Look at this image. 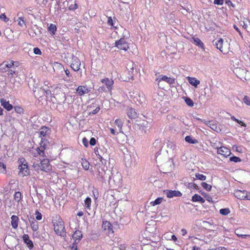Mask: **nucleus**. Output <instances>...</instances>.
Instances as JSON below:
<instances>
[{
	"mask_svg": "<svg viewBox=\"0 0 250 250\" xmlns=\"http://www.w3.org/2000/svg\"><path fill=\"white\" fill-rule=\"evenodd\" d=\"M72 237L76 241H78L79 242L83 237V234L81 231L77 230L74 232Z\"/></svg>",
	"mask_w": 250,
	"mask_h": 250,
	"instance_id": "nucleus-21",
	"label": "nucleus"
},
{
	"mask_svg": "<svg viewBox=\"0 0 250 250\" xmlns=\"http://www.w3.org/2000/svg\"><path fill=\"white\" fill-rule=\"evenodd\" d=\"M15 111L19 114H23V108L20 106H15L14 107Z\"/></svg>",
	"mask_w": 250,
	"mask_h": 250,
	"instance_id": "nucleus-37",
	"label": "nucleus"
},
{
	"mask_svg": "<svg viewBox=\"0 0 250 250\" xmlns=\"http://www.w3.org/2000/svg\"><path fill=\"white\" fill-rule=\"evenodd\" d=\"M22 239L24 243L26 245L27 247L29 249H32L34 245L32 240L29 239V236L28 234H24L22 236Z\"/></svg>",
	"mask_w": 250,
	"mask_h": 250,
	"instance_id": "nucleus-13",
	"label": "nucleus"
},
{
	"mask_svg": "<svg viewBox=\"0 0 250 250\" xmlns=\"http://www.w3.org/2000/svg\"><path fill=\"white\" fill-rule=\"evenodd\" d=\"M11 226H12V228L14 229H17L18 227V225H19V217L16 215H13L11 217Z\"/></svg>",
	"mask_w": 250,
	"mask_h": 250,
	"instance_id": "nucleus-17",
	"label": "nucleus"
},
{
	"mask_svg": "<svg viewBox=\"0 0 250 250\" xmlns=\"http://www.w3.org/2000/svg\"><path fill=\"white\" fill-rule=\"evenodd\" d=\"M187 79L188 80V83L194 86L195 87H197V86L200 84V82L199 80H197L194 77H188Z\"/></svg>",
	"mask_w": 250,
	"mask_h": 250,
	"instance_id": "nucleus-19",
	"label": "nucleus"
},
{
	"mask_svg": "<svg viewBox=\"0 0 250 250\" xmlns=\"http://www.w3.org/2000/svg\"><path fill=\"white\" fill-rule=\"evenodd\" d=\"M127 67L130 68L131 69H133V63H132V62H130V64L128 63L127 64Z\"/></svg>",
	"mask_w": 250,
	"mask_h": 250,
	"instance_id": "nucleus-63",
	"label": "nucleus"
},
{
	"mask_svg": "<svg viewBox=\"0 0 250 250\" xmlns=\"http://www.w3.org/2000/svg\"><path fill=\"white\" fill-rule=\"evenodd\" d=\"M101 82L106 85L107 87L109 89L111 88L112 85L113 84V81L112 79L108 78H104L101 80Z\"/></svg>",
	"mask_w": 250,
	"mask_h": 250,
	"instance_id": "nucleus-20",
	"label": "nucleus"
},
{
	"mask_svg": "<svg viewBox=\"0 0 250 250\" xmlns=\"http://www.w3.org/2000/svg\"><path fill=\"white\" fill-rule=\"evenodd\" d=\"M197 119L203 122L205 124L210 127L212 130L215 131L217 130V126L215 122L211 121H206L205 120H202L200 118H197Z\"/></svg>",
	"mask_w": 250,
	"mask_h": 250,
	"instance_id": "nucleus-12",
	"label": "nucleus"
},
{
	"mask_svg": "<svg viewBox=\"0 0 250 250\" xmlns=\"http://www.w3.org/2000/svg\"><path fill=\"white\" fill-rule=\"evenodd\" d=\"M82 142H83V145L87 147L88 146V140H87V139L86 138H83V139Z\"/></svg>",
	"mask_w": 250,
	"mask_h": 250,
	"instance_id": "nucleus-56",
	"label": "nucleus"
},
{
	"mask_svg": "<svg viewBox=\"0 0 250 250\" xmlns=\"http://www.w3.org/2000/svg\"><path fill=\"white\" fill-rule=\"evenodd\" d=\"M202 187L207 191H210L211 189V186L205 182H202L201 183Z\"/></svg>",
	"mask_w": 250,
	"mask_h": 250,
	"instance_id": "nucleus-36",
	"label": "nucleus"
},
{
	"mask_svg": "<svg viewBox=\"0 0 250 250\" xmlns=\"http://www.w3.org/2000/svg\"><path fill=\"white\" fill-rule=\"evenodd\" d=\"M191 200L194 202H199L202 203L205 202V200L203 197L197 194H194L192 196Z\"/></svg>",
	"mask_w": 250,
	"mask_h": 250,
	"instance_id": "nucleus-22",
	"label": "nucleus"
},
{
	"mask_svg": "<svg viewBox=\"0 0 250 250\" xmlns=\"http://www.w3.org/2000/svg\"><path fill=\"white\" fill-rule=\"evenodd\" d=\"M18 163L19 164L18 169L19 170V175L21 176H27L29 175L30 171L25 158L23 157L20 158L18 159Z\"/></svg>",
	"mask_w": 250,
	"mask_h": 250,
	"instance_id": "nucleus-3",
	"label": "nucleus"
},
{
	"mask_svg": "<svg viewBox=\"0 0 250 250\" xmlns=\"http://www.w3.org/2000/svg\"><path fill=\"white\" fill-rule=\"evenodd\" d=\"M6 171V166L2 162H0V173H5Z\"/></svg>",
	"mask_w": 250,
	"mask_h": 250,
	"instance_id": "nucleus-45",
	"label": "nucleus"
},
{
	"mask_svg": "<svg viewBox=\"0 0 250 250\" xmlns=\"http://www.w3.org/2000/svg\"><path fill=\"white\" fill-rule=\"evenodd\" d=\"M49 129L46 126H43L41 128L40 134L41 136L45 137L48 134Z\"/></svg>",
	"mask_w": 250,
	"mask_h": 250,
	"instance_id": "nucleus-27",
	"label": "nucleus"
},
{
	"mask_svg": "<svg viewBox=\"0 0 250 250\" xmlns=\"http://www.w3.org/2000/svg\"><path fill=\"white\" fill-rule=\"evenodd\" d=\"M195 177L197 179L201 181H205L206 180V176L202 174L196 173L195 174Z\"/></svg>",
	"mask_w": 250,
	"mask_h": 250,
	"instance_id": "nucleus-40",
	"label": "nucleus"
},
{
	"mask_svg": "<svg viewBox=\"0 0 250 250\" xmlns=\"http://www.w3.org/2000/svg\"><path fill=\"white\" fill-rule=\"evenodd\" d=\"M37 150L40 156L42 157L45 156V155H44V149H40L39 148H38Z\"/></svg>",
	"mask_w": 250,
	"mask_h": 250,
	"instance_id": "nucleus-49",
	"label": "nucleus"
},
{
	"mask_svg": "<svg viewBox=\"0 0 250 250\" xmlns=\"http://www.w3.org/2000/svg\"><path fill=\"white\" fill-rule=\"evenodd\" d=\"M127 114L128 117L130 119H135L138 116L137 113L135 109L132 108H129L127 110Z\"/></svg>",
	"mask_w": 250,
	"mask_h": 250,
	"instance_id": "nucleus-18",
	"label": "nucleus"
},
{
	"mask_svg": "<svg viewBox=\"0 0 250 250\" xmlns=\"http://www.w3.org/2000/svg\"><path fill=\"white\" fill-rule=\"evenodd\" d=\"M167 196L168 198H171L174 197H180L182 196V193L177 190H167L166 192Z\"/></svg>",
	"mask_w": 250,
	"mask_h": 250,
	"instance_id": "nucleus-14",
	"label": "nucleus"
},
{
	"mask_svg": "<svg viewBox=\"0 0 250 250\" xmlns=\"http://www.w3.org/2000/svg\"><path fill=\"white\" fill-rule=\"evenodd\" d=\"M185 101L186 104L190 107H192L194 105L192 100L188 97H186L185 98Z\"/></svg>",
	"mask_w": 250,
	"mask_h": 250,
	"instance_id": "nucleus-35",
	"label": "nucleus"
},
{
	"mask_svg": "<svg viewBox=\"0 0 250 250\" xmlns=\"http://www.w3.org/2000/svg\"><path fill=\"white\" fill-rule=\"evenodd\" d=\"M53 225L54 230L57 234L61 236L65 235L64 222L60 216H56V219L53 221Z\"/></svg>",
	"mask_w": 250,
	"mask_h": 250,
	"instance_id": "nucleus-1",
	"label": "nucleus"
},
{
	"mask_svg": "<svg viewBox=\"0 0 250 250\" xmlns=\"http://www.w3.org/2000/svg\"><path fill=\"white\" fill-rule=\"evenodd\" d=\"M121 174L120 173H116V174H115L114 175H112V177H111V181L113 180V181L115 183L118 184L120 183V180L121 179Z\"/></svg>",
	"mask_w": 250,
	"mask_h": 250,
	"instance_id": "nucleus-26",
	"label": "nucleus"
},
{
	"mask_svg": "<svg viewBox=\"0 0 250 250\" xmlns=\"http://www.w3.org/2000/svg\"><path fill=\"white\" fill-rule=\"evenodd\" d=\"M102 227L104 230L108 231V234L109 235L113 233L114 231L112 229V226L109 222L107 221H104Z\"/></svg>",
	"mask_w": 250,
	"mask_h": 250,
	"instance_id": "nucleus-11",
	"label": "nucleus"
},
{
	"mask_svg": "<svg viewBox=\"0 0 250 250\" xmlns=\"http://www.w3.org/2000/svg\"><path fill=\"white\" fill-rule=\"evenodd\" d=\"M78 7V5L77 3H75L74 4H71L68 7V9L70 10H74L77 9Z\"/></svg>",
	"mask_w": 250,
	"mask_h": 250,
	"instance_id": "nucleus-50",
	"label": "nucleus"
},
{
	"mask_svg": "<svg viewBox=\"0 0 250 250\" xmlns=\"http://www.w3.org/2000/svg\"><path fill=\"white\" fill-rule=\"evenodd\" d=\"M230 118H231V119L232 120L237 122V123H238L241 125L245 126V127L246 126V124L244 122H242L241 121L239 120L238 119H236L234 116H231Z\"/></svg>",
	"mask_w": 250,
	"mask_h": 250,
	"instance_id": "nucleus-34",
	"label": "nucleus"
},
{
	"mask_svg": "<svg viewBox=\"0 0 250 250\" xmlns=\"http://www.w3.org/2000/svg\"><path fill=\"white\" fill-rule=\"evenodd\" d=\"M226 3L228 6H232L233 7H234V4L233 3H232V2L230 0H227L226 1Z\"/></svg>",
	"mask_w": 250,
	"mask_h": 250,
	"instance_id": "nucleus-58",
	"label": "nucleus"
},
{
	"mask_svg": "<svg viewBox=\"0 0 250 250\" xmlns=\"http://www.w3.org/2000/svg\"><path fill=\"white\" fill-rule=\"evenodd\" d=\"M115 124L119 128L120 132H121L123 125L122 121L120 119H116L115 121Z\"/></svg>",
	"mask_w": 250,
	"mask_h": 250,
	"instance_id": "nucleus-32",
	"label": "nucleus"
},
{
	"mask_svg": "<svg viewBox=\"0 0 250 250\" xmlns=\"http://www.w3.org/2000/svg\"><path fill=\"white\" fill-rule=\"evenodd\" d=\"M49 144L48 141L44 139V138H42L41 141L40 143V146L39 147L40 149H45Z\"/></svg>",
	"mask_w": 250,
	"mask_h": 250,
	"instance_id": "nucleus-24",
	"label": "nucleus"
},
{
	"mask_svg": "<svg viewBox=\"0 0 250 250\" xmlns=\"http://www.w3.org/2000/svg\"><path fill=\"white\" fill-rule=\"evenodd\" d=\"M223 40L220 38L218 40L214 41L213 44L218 49H219L220 51L225 54L227 50H225L223 48Z\"/></svg>",
	"mask_w": 250,
	"mask_h": 250,
	"instance_id": "nucleus-9",
	"label": "nucleus"
},
{
	"mask_svg": "<svg viewBox=\"0 0 250 250\" xmlns=\"http://www.w3.org/2000/svg\"><path fill=\"white\" fill-rule=\"evenodd\" d=\"M163 200L164 199L163 198L159 197L155 199L154 201L151 202L150 203V204L152 206H154L160 204L163 202Z\"/></svg>",
	"mask_w": 250,
	"mask_h": 250,
	"instance_id": "nucleus-30",
	"label": "nucleus"
},
{
	"mask_svg": "<svg viewBox=\"0 0 250 250\" xmlns=\"http://www.w3.org/2000/svg\"><path fill=\"white\" fill-rule=\"evenodd\" d=\"M36 219L37 220H41L42 219V214L38 210L35 212Z\"/></svg>",
	"mask_w": 250,
	"mask_h": 250,
	"instance_id": "nucleus-48",
	"label": "nucleus"
},
{
	"mask_svg": "<svg viewBox=\"0 0 250 250\" xmlns=\"http://www.w3.org/2000/svg\"><path fill=\"white\" fill-rule=\"evenodd\" d=\"M31 227L33 231H36L39 229L38 223L34 219L31 221H30Z\"/></svg>",
	"mask_w": 250,
	"mask_h": 250,
	"instance_id": "nucleus-23",
	"label": "nucleus"
},
{
	"mask_svg": "<svg viewBox=\"0 0 250 250\" xmlns=\"http://www.w3.org/2000/svg\"><path fill=\"white\" fill-rule=\"evenodd\" d=\"M229 160L231 162H234L235 163L240 162L241 161V159L236 156H232L229 158Z\"/></svg>",
	"mask_w": 250,
	"mask_h": 250,
	"instance_id": "nucleus-44",
	"label": "nucleus"
},
{
	"mask_svg": "<svg viewBox=\"0 0 250 250\" xmlns=\"http://www.w3.org/2000/svg\"><path fill=\"white\" fill-rule=\"evenodd\" d=\"M48 29L49 31L51 32L53 34H54L57 30L56 26L55 24H50L49 26Z\"/></svg>",
	"mask_w": 250,
	"mask_h": 250,
	"instance_id": "nucleus-41",
	"label": "nucleus"
},
{
	"mask_svg": "<svg viewBox=\"0 0 250 250\" xmlns=\"http://www.w3.org/2000/svg\"><path fill=\"white\" fill-rule=\"evenodd\" d=\"M185 141L191 144H195L198 143V141L197 139L192 138L190 136H187L185 137Z\"/></svg>",
	"mask_w": 250,
	"mask_h": 250,
	"instance_id": "nucleus-25",
	"label": "nucleus"
},
{
	"mask_svg": "<svg viewBox=\"0 0 250 250\" xmlns=\"http://www.w3.org/2000/svg\"><path fill=\"white\" fill-rule=\"evenodd\" d=\"M156 81L159 83L161 81H163L167 82L169 84H173L174 83L175 79L170 77H168L166 75H162L160 78H157Z\"/></svg>",
	"mask_w": 250,
	"mask_h": 250,
	"instance_id": "nucleus-15",
	"label": "nucleus"
},
{
	"mask_svg": "<svg viewBox=\"0 0 250 250\" xmlns=\"http://www.w3.org/2000/svg\"><path fill=\"white\" fill-rule=\"evenodd\" d=\"M192 39L193 41V42L196 45H198L202 48L204 47V43H203V42L201 41V40L199 38L193 37L192 38Z\"/></svg>",
	"mask_w": 250,
	"mask_h": 250,
	"instance_id": "nucleus-28",
	"label": "nucleus"
},
{
	"mask_svg": "<svg viewBox=\"0 0 250 250\" xmlns=\"http://www.w3.org/2000/svg\"><path fill=\"white\" fill-rule=\"evenodd\" d=\"M98 159L103 164L105 165L106 164L107 160L105 159H104L101 155H99Z\"/></svg>",
	"mask_w": 250,
	"mask_h": 250,
	"instance_id": "nucleus-53",
	"label": "nucleus"
},
{
	"mask_svg": "<svg viewBox=\"0 0 250 250\" xmlns=\"http://www.w3.org/2000/svg\"><path fill=\"white\" fill-rule=\"evenodd\" d=\"M18 21V24L21 26H22L23 25H25V21L23 17H19Z\"/></svg>",
	"mask_w": 250,
	"mask_h": 250,
	"instance_id": "nucleus-46",
	"label": "nucleus"
},
{
	"mask_svg": "<svg viewBox=\"0 0 250 250\" xmlns=\"http://www.w3.org/2000/svg\"><path fill=\"white\" fill-rule=\"evenodd\" d=\"M33 51H34V53L35 54H36V55H41L42 54V52H41V50L38 47L34 48L33 49Z\"/></svg>",
	"mask_w": 250,
	"mask_h": 250,
	"instance_id": "nucleus-51",
	"label": "nucleus"
},
{
	"mask_svg": "<svg viewBox=\"0 0 250 250\" xmlns=\"http://www.w3.org/2000/svg\"><path fill=\"white\" fill-rule=\"evenodd\" d=\"M6 62V65L7 66V67H8V68H11V67H12L13 65H14V62L13 61H10V62Z\"/></svg>",
	"mask_w": 250,
	"mask_h": 250,
	"instance_id": "nucleus-54",
	"label": "nucleus"
},
{
	"mask_svg": "<svg viewBox=\"0 0 250 250\" xmlns=\"http://www.w3.org/2000/svg\"><path fill=\"white\" fill-rule=\"evenodd\" d=\"M111 172L110 170H108L106 167H104L99 168L97 175V178L102 182H104L108 179V182L111 183Z\"/></svg>",
	"mask_w": 250,
	"mask_h": 250,
	"instance_id": "nucleus-4",
	"label": "nucleus"
},
{
	"mask_svg": "<svg viewBox=\"0 0 250 250\" xmlns=\"http://www.w3.org/2000/svg\"><path fill=\"white\" fill-rule=\"evenodd\" d=\"M15 73V71L14 70H9L8 71V75H13V74Z\"/></svg>",
	"mask_w": 250,
	"mask_h": 250,
	"instance_id": "nucleus-64",
	"label": "nucleus"
},
{
	"mask_svg": "<svg viewBox=\"0 0 250 250\" xmlns=\"http://www.w3.org/2000/svg\"><path fill=\"white\" fill-rule=\"evenodd\" d=\"M72 250H77V245L76 243H74L72 244L71 246H70Z\"/></svg>",
	"mask_w": 250,
	"mask_h": 250,
	"instance_id": "nucleus-59",
	"label": "nucleus"
},
{
	"mask_svg": "<svg viewBox=\"0 0 250 250\" xmlns=\"http://www.w3.org/2000/svg\"><path fill=\"white\" fill-rule=\"evenodd\" d=\"M217 153L223 156L224 157H227L231 154L229 149L225 146H221L217 148Z\"/></svg>",
	"mask_w": 250,
	"mask_h": 250,
	"instance_id": "nucleus-8",
	"label": "nucleus"
},
{
	"mask_svg": "<svg viewBox=\"0 0 250 250\" xmlns=\"http://www.w3.org/2000/svg\"><path fill=\"white\" fill-rule=\"evenodd\" d=\"M100 110V107H97L96 108H95L94 110H93V111H92L90 114H97L99 111Z\"/></svg>",
	"mask_w": 250,
	"mask_h": 250,
	"instance_id": "nucleus-57",
	"label": "nucleus"
},
{
	"mask_svg": "<svg viewBox=\"0 0 250 250\" xmlns=\"http://www.w3.org/2000/svg\"><path fill=\"white\" fill-rule=\"evenodd\" d=\"M234 194L236 198L240 200H250V193L246 190H236Z\"/></svg>",
	"mask_w": 250,
	"mask_h": 250,
	"instance_id": "nucleus-5",
	"label": "nucleus"
},
{
	"mask_svg": "<svg viewBox=\"0 0 250 250\" xmlns=\"http://www.w3.org/2000/svg\"><path fill=\"white\" fill-rule=\"evenodd\" d=\"M33 167L36 171L41 170L46 172L50 171L52 169V166L49 164L48 159H43L41 161L40 163L34 162Z\"/></svg>",
	"mask_w": 250,
	"mask_h": 250,
	"instance_id": "nucleus-2",
	"label": "nucleus"
},
{
	"mask_svg": "<svg viewBox=\"0 0 250 250\" xmlns=\"http://www.w3.org/2000/svg\"><path fill=\"white\" fill-rule=\"evenodd\" d=\"M0 102L1 105L7 111H10L13 108V105L9 104V102L8 101H7L4 99H1L0 101Z\"/></svg>",
	"mask_w": 250,
	"mask_h": 250,
	"instance_id": "nucleus-16",
	"label": "nucleus"
},
{
	"mask_svg": "<svg viewBox=\"0 0 250 250\" xmlns=\"http://www.w3.org/2000/svg\"><path fill=\"white\" fill-rule=\"evenodd\" d=\"M243 102L247 105L250 106V98L247 96H245Z\"/></svg>",
	"mask_w": 250,
	"mask_h": 250,
	"instance_id": "nucleus-43",
	"label": "nucleus"
},
{
	"mask_svg": "<svg viewBox=\"0 0 250 250\" xmlns=\"http://www.w3.org/2000/svg\"><path fill=\"white\" fill-rule=\"evenodd\" d=\"M219 212L222 215H227L230 213V210L228 208H225L221 209Z\"/></svg>",
	"mask_w": 250,
	"mask_h": 250,
	"instance_id": "nucleus-38",
	"label": "nucleus"
},
{
	"mask_svg": "<svg viewBox=\"0 0 250 250\" xmlns=\"http://www.w3.org/2000/svg\"><path fill=\"white\" fill-rule=\"evenodd\" d=\"M90 90L86 86H79L76 89L77 93L80 96H83L85 94L88 93Z\"/></svg>",
	"mask_w": 250,
	"mask_h": 250,
	"instance_id": "nucleus-10",
	"label": "nucleus"
},
{
	"mask_svg": "<svg viewBox=\"0 0 250 250\" xmlns=\"http://www.w3.org/2000/svg\"><path fill=\"white\" fill-rule=\"evenodd\" d=\"M240 229H236L235 230V233L237 235V236L241 237L242 238H246L247 237H250V235H246V234H242L240 232Z\"/></svg>",
	"mask_w": 250,
	"mask_h": 250,
	"instance_id": "nucleus-33",
	"label": "nucleus"
},
{
	"mask_svg": "<svg viewBox=\"0 0 250 250\" xmlns=\"http://www.w3.org/2000/svg\"><path fill=\"white\" fill-rule=\"evenodd\" d=\"M0 19L4 22H7L9 21V19L7 18L6 16L4 13L1 14L0 15Z\"/></svg>",
	"mask_w": 250,
	"mask_h": 250,
	"instance_id": "nucleus-47",
	"label": "nucleus"
},
{
	"mask_svg": "<svg viewBox=\"0 0 250 250\" xmlns=\"http://www.w3.org/2000/svg\"><path fill=\"white\" fill-rule=\"evenodd\" d=\"M224 0H214V4L219 5H222L224 3Z\"/></svg>",
	"mask_w": 250,
	"mask_h": 250,
	"instance_id": "nucleus-52",
	"label": "nucleus"
},
{
	"mask_svg": "<svg viewBox=\"0 0 250 250\" xmlns=\"http://www.w3.org/2000/svg\"><path fill=\"white\" fill-rule=\"evenodd\" d=\"M118 49L126 51L129 48L128 43L125 38H121L119 41L115 42V45Z\"/></svg>",
	"mask_w": 250,
	"mask_h": 250,
	"instance_id": "nucleus-6",
	"label": "nucleus"
},
{
	"mask_svg": "<svg viewBox=\"0 0 250 250\" xmlns=\"http://www.w3.org/2000/svg\"><path fill=\"white\" fill-rule=\"evenodd\" d=\"M96 141L94 138H91L89 141V144L91 146H94L96 144Z\"/></svg>",
	"mask_w": 250,
	"mask_h": 250,
	"instance_id": "nucleus-55",
	"label": "nucleus"
},
{
	"mask_svg": "<svg viewBox=\"0 0 250 250\" xmlns=\"http://www.w3.org/2000/svg\"><path fill=\"white\" fill-rule=\"evenodd\" d=\"M82 165L83 168L84 169H85V170L88 169L89 167V164L86 160L83 161V162L82 163Z\"/></svg>",
	"mask_w": 250,
	"mask_h": 250,
	"instance_id": "nucleus-42",
	"label": "nucleus"
},
{
	"mask_svg": "<svg viewBox=\"0 0 250 250\" xmlns=\"http://www.w3.org/2000/svg\"><path fill=\"white\" fill-rule=\"evenodd\" d=\"M72 60L70 65L71 68L75 71H78L81 65V61L77 57L74 56L72 57Z\"/></svg>",
	"mask_w": 250,
	"mask_h": 250,
	"instance_id": "nucleus-7",
	"label": "nucleus"
},
{
	"mask_svg": "<svg viewBox=\"0 0 250 250\" xmlns=\"http://www.w3.org/2000/svg\"><path fill=\"white\" fill-rule=\"evenodd\" d=\"M65 73L67 77L70 78L72 76L70 74L69 71L68 69L64 70Z\"/></svg>",
	"mask_w": 250,
	"mask_h": 250,
	"instance_id": "nucleus-60",
	"label": "nucleus"
},
{
	"mask_svg": "<svg viewBox=\"0 0 250 250\" xmlns=\"http://www.w3.org/2000/svg\"><path fill=\"white\" fill-rule=\"evenodd\" d=\"M107 22L109 25H113V21L111 17H109L108 18Z\"/></svg>",
	"mask_w": 250,
	"mask_h": 250,
	"instance_id": "nucleus-61",
	"label": "nucleus"
},
{
	"mask_svg": "<svg viewBox=\"0 0 250 250\" xmlns=\"http://www.w3.org/2000/svg\"><path fill=\"white\" fill-rule=\"evenodd\" d=\"M91 200L89 197H87L84 200V205L87 209H90L91 206Z\"/></svg>",
	"mask_w": 250,
	"mask_h": 250,
	"instance_id": "nucleus-31",
	"label": "nucleus"
},
{
	"mask_svg": "<svg viewBox=\"0 0 250 250\" xmlns=\"http://www.w3.org/2000/svg\"><path fill=\"white\" fill-rule=\"evenodd\" d=\"M21 193L20 191H17L15 193L14 198V200L17 203H19L22 199Z\"/></svg>",
	"mask_w": 250,
	"mask_h": 250,
	"instance_id": "nucleus-29",
	"label": "nucleus"
},
{
	"mask_svg": "<svg viewBox=\"0 0 250 250\" xmlns=\"http://www.w3.org/2000/svg\"><path fill=\"white\" fill-rule=\"evenodd\" d=\"M6 62H3L2 63L0 64V70L2 72H6L8 70V67H7V66L6 65Z\"/></svg>",
	"mask_w": 250,
	"mask_h": 250,
	"instance_id": "nucleus-39",
	"label": "nucleus"
},
{
	"mask_svg": "<svg viewBox=\"0 0 250 250\" xmlns=\"http://www.w3.org/2000/svg\"><path fill=\"white\" fill-rule=\"evenodd\" d=\"M181 232L183 236H185L187 233V231L184 229H181Z\"/></svg>",
	"mask_w": 250,
	"mask_h": 250,
	"instance_id": "nucleus-62",
	"label": "nucleus"
}]
</instances>
